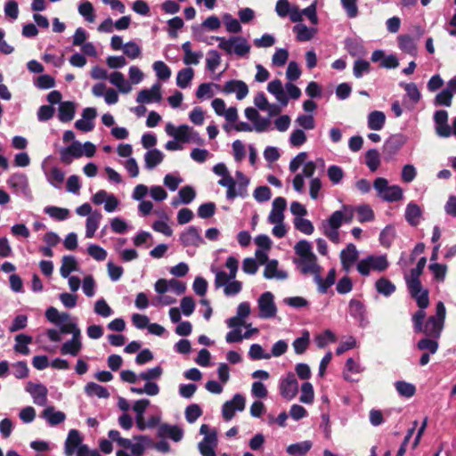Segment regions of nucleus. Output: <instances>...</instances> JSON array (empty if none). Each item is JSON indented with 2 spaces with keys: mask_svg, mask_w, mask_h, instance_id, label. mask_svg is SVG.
Returning <instances> with one entry per match:
<instances>
[{
  "mask_svg": "<svg viewBox=\"0 0 456 456\" xmlns=\"http://www.w3.org/2000/svg\"><path fill=\"white\" fill-rule=\"evenodd\" d=\"M223 20L228 33L238 34L241 32L242 27L240 21L233 18L230 13H224Z\"/></svg>",
  "mask_w": 456,
  "mask_h": 456,
  "instance_id": "nucleus-58",
  "label": "nucleus"
},
{
  "mask_svg": "<svg viewBox=\"0 0 456 456\" xmlns=\"http://www.w3.org/2000/svg\"><path fill=\"white\" fill-rule=\"evenodd\" d=\"M164 153L159 149L153 148L147 151L144 154V167L149 170H152L164 160Z\"/></svg>",
  "mask_w": 456,
  "mask_h": 456,
  "instance_id": "nucleus-34",
  "label": "nucleus"
},
{
  "mask_svg": "<svg viewBox=\"0 0 456 456\" xmlns=\"http://www.w3.org/2000/svg\"><path fill=\"white\" fill-rule=\"evenodd\" d=\"M85 391L88 395L98 398H107L110 395L107 388L94 382L87 383L85 387Z\"/></svg>",
  "mask_w": 456,
  "mask_h": 456,
  "instance_id": "nucleus-55",
  "label": "nucleus"
},
{
  "mask_svg": "<svg viewBox=\"0 0 456 456\" xmlns=\"http://www.w3.org/2000/svg\"><path fill=\"white\" fill-rule=\"evenodd\" d=\"M223 92L227 94H235L238 100H242L248 95V87L241 80H229L224 85Z\"/></svg>",
  "mask_w": 456,
  "mask_h": 456,
  "instance_id": "nucleus-26",
  "label": "nucleus"
},
{
  "mask_svg": "<svg viewBox=\"0 0 456 456\" xmlns=\"http://www.w3.org/2000/svg\"><path fill=\"white\" fill-rule=\"evenodd\" d=\"M162 100V88L159 83L153 84L149 89H142L138 92L136 102L140 104H150L159 102Z\"/></svg>",
  "mask_w": 456,
  "mask_h": 456,
  "instance_id": "nucleus-19",
  "label": "nucleus"
},
{
  "mask_svg": "<svg viewBox=\"0 0 456 456\" xmlns=\"http://www.w3.org/2000/svg\"><path fill=\"white\" fill-rule=\"evenodd\" d=\"M395 387L397 393L406 398L412 397L416 393V387L413 384L399 380L395 383Z\"/></svg>",
  "mask_w": 456,
  "mask_h": 456,
  "instance_id": "nucleus-60",
  "label": "nucleus"
},
{
  "mask_svg": "<svg viewBox=\"0 0 456 456\" xmlns=\"http://www.w3.org/2000/svg\"><path fill=\"white\" fill-rule=\"evenodd\" d=\"M200 433L204 436L202 441L198 444L200 454L202 456H216V449L218 444L216 430L210 428L207 424H202Z\"/></svg>",
  "mask_w": 456,
  "mask_h": 456,
  "instance_id": "nucleus-10",
  "label": "nucleus"
},
{
  "mask_svg": "<svg viewBox=\"0 0 456 456\" xmlns=\"http://www.w3.org/2000/svg\"><path fill=\"white\" fill-rule=\"evenodd\" d=\"M312 448L310 441L293 444L288 446L287 452L293 456L305 455Z\"/></svg>",
  "mask_w": 456,
  "mask_h": 456,
  "instance_id": "nucleus-63",
  "label": "nucleus"
},
{
  "mask_svg": "<svg viewBox=\"0 0 456 456\" xmlns=\"http://www.w3.org/2000/svg\"><path fill=\"white\" fill-rule=\"evenodd\" d=\"M102 219L101 212L95 210L92 215L86 217V237L92 239L94 237L96 231L100 226Z\"/></svg>",
  "mask_w": 456,
  "mask_h": 456,
  "instance_id": "nucleus-37",
  "label": "nucleus"
},
{
  "mask_svg": "<svg viewBox=\"0 0 456 456\" xmlns=\"http://www.w3.org/2000/svg\"><path fill=\"white\" fill-rule=\"evenodd\" d=\"M314 400V387L310 382H305L301 385L299 401L305 404L313 403Z\"/></svg>",
  "mask_w": 456,
  "mask_h": 456,
  "instance_id": "nucleus-61",
  "label": "nucleus"
},
{
  "mask_svg": "<svg viewBox=\"0 0 456 456\" xmlns=\"http://www.w3.org/2000/svg\"><path fill=\"white\" fill-rule=\"evenodd\" d=\"M213 38L218 42V48L228 55L247 58L250 53L251 45L244 37H215Z\"/></svg>",
  "mask_w": 456,
  "mask_h": 456,
  "instance_id": "nucleus-3",
  "label": "nucleus"
},
{
  "mask_svg": "<svg viewBox=\"0 0 456 456\" xmlns=\"http://www.w3.org/2000/svg\"><path fill=\"white\" fill-rule=\"evenodd\" d=\"M245 397L240 394L234 395L232 400L224 403L222 408L223 418L226 421L231 420L234 417L236 411H242L245 409Z\"/></svg>",
  "mask_w": 456,
  "mask_h": 456,
  "instance_id": "nucleus-16",
  "label": "nucleus"
},
{
  "mask_svg": "<svg viewBox=\"0 0 456 456\" xmlns=\"http://www.w3.org/2000/svg\"><path fill=\"white\" fill-rule=\"evenodd\" d=\"M64 334H72V338L65 341L60 347L62 355L77 356L83 349L81 330L76 322H69L61 326Z\"/></svg>",
  "mask_w": 456,
  "mask_h": 456,
  "instance_id": "nucleus-4",
  "label": "nucleus"
},
{
  "mask_svg": "<svg viewBox=\"0 0 456 456\" xmlns=\"http://www.w3.org/2000/svg\"><path fill=\"white\" fill-rule=\"evenodd\" d=\"M446 310L443 302L436 304V315L430 316L426 324L422 326V331L428 337L438 338L444 328Z\"/></svg>",
  "mask_w": 456,
  "mask_h": 456,
  "instance_id": "nucleus-9",
  "label": "nucleus"
},
{
  "mask_svg": "<svg viewBox=\"0 0 456 456\" xmlns=\"http://www.w3.org/2000/svg\"><path fill=\"white\" fill-rule=\"evenodd\" d=\"M8 185L14 191H24L28 189V181L24 174H13L7 180Z\"/></svg>",
  "mask_w": 456,
  "mask_h": 456,
  "instance_id": "nucleus-43",
  "label": "nucleus"
},
{
  "mask_svg": "<svg viewBox=\"0 0 456 456\" xmlns=\"http://www.w3.org/2000/svg\"><path fill=\"white\" fill-rule=\"evenodd\" d=\"M375 289L379 294L388 297L395 291V285L388 279L381 277L376 281Z\"/></svg>",
  "mask_w": 456,
  "mask_h": 456,
  "instance_id": "nucleus-49",
  "label": "nucleus"
},
{
  "mask_svg": "<svg viewBox=\"0 0 456 456\" xmlns=\"http://www.w3.org/2000/svg\"><path fill=\"white\" fill-rule=\"evenodd\" d=\"M388 266L386 255H369L357 263L356 269L361 275L369 276L371 272L383 273Z\"/></svg>",
  "mask_w": 456,
  "mask_h": 456,
  "instance_id": "nucleus-7",
  "label": "nucleus"
},
{
  "mask_svg": "<svg viewBox=\"0 0 456 456\" xmlns=\"http://www.w3.org/2000/svg\"><path fill=\"white\" fill-rule=\"evenodd\" d=\"M264 277L267 280H286L288 273L286 271L279 268V262L276 259H272L265 264Z\"/></svg>",
  "mask_w": 456,
  "mask_h": 456,
  "instance_id": "nucleus-29",
  "label": "nucleus"
},
{
  "mask_svg": "<svg viewBox=\"0 0 456 456\" xmlns=\"http://www.w3.org/2000/svg\"><path fill=\"white\" fill-rule=\"evenodd\" d=\"M165 132L173 139L178 140L183 143H194L197 145L204 144V140L200 134L189 125L174 126L172 123H167L165 126Z\"/></svg>",
  "mask_w": 456,
  "mask_h": 456,
  "instance_id": "nucleus-6",
  "label": "nucleus"
},
{
  "mask_svg": "<svg viewBox=\"0 0 456 456\" xmlns=\"http://www.w3.org/2000/svg\"><path fill=\"white\" fill-rule=\"evenodd\" d=\"M411 296L416 300L419 308L426 309L429 305L428 291L420 281L407 282Z\"/></svg>",
  "mask_w": 456,
  "mask_h": 456,
  "instance_id": "nucleus-21",
  "label": "nucleus"
},
{
  "mask_svg": "<svg viewBox=\"0 0 456 456\" xmlns=\"http://www.w3.org/2000/svg\"><path fill=\"white\" fill-rule=\"evenodd\" d=\"M83 438L79 432L76 429H71L67 436L64 445V452L66 456H73L77 450L82 446Z\"/></svg>",
  "mask_w": 456,
  "mask_h": 456,
  "instance_id": "nucleus-30",
  "label": "nucleus"
},
{
  "mask_svg": "<svg viewBox=\"0 0 456 456\" xmlns=\"http://www.w3.org/2000/svg\"><path fill=\"white\" fill-rule=\"evenodd\" d=\"M44 212L50 217L57 221H63L69 218V210L65 208H60L55 206H48L44 208Z\"/></svg>",
  "mask_w": 456,
  "mask_h": 456,
  "instance_id": "nucleus-50",
  "label": "nucleus"
},
{
  "mask_svg": "<svg viewBox=\"0 0 456 456\" xmlns=\"http://www.w3.org/2000/svg\"><path fill=\"white\" fill-rule=\"evenodd\" d=\"M182 49L184 53L183 61L185 65H197L200 63L203 54L201 52H193L191 50V45L189 41L182 45Z\"/></svg>",
  "mask_w": 456,
  "mask_h": 456,
  "instance_id": "nucleus-40",
  "label": "nucleus"
},
{
  "mask_svg": "<svg viewBox=\"0 0 456 456\" xmlns=\"http://www.w3.org/2000/svg\"><path fill=\"white\" fill-rule=\"evenodd\" d=\"M267 91L273 94L276 101L281 106H287L289 103V97L285 93V87H283L282 83L280 79H274L268 83Z\"/></svg>",
  "mask_w": 456,
  "mask_h": 456,
  "instance_id": "nucleus-31",
  "label": "nucleus"
},
{
  "mask_svg": "<svg viewBox=\"0 0 456 456\" xmlns=\"http://www.w3.org/2000/svg\"><path fill=\"white\" fill-rule=\"evenodd\" d=\"M306 141L307 136L303 129H294L289 134V142L291 147L298 148L304 145Z\"/></svg>",
  "mask_w": 456,
  "mask_h": 456,
  "instance_id": "nucleus-62",
  "label": "nucleus"
},
{
  "mask_svg": "<svg viewBox=\"0 0 456 456\" xmlns=\"http://www.w3.org/2000/svg\"><path fill=\"white\" fill-rule=\"evenodd\" d=\"M258 316L261 319H273L277 314V306L274 302V296L272 292L266 291L261 294L257 299Z\"/></svg>",
  "mask_w": 456,
  "mask_h": 456,
  "instance_id": "nucleus-11",
  "label": "nucleus"
},
{
  "mask_svg": "<svg viewBox=\"0 0 456 456\" xmlns=\"http://www.w3.org/2000/svg\"><path fill=\"white\" fill-rule=\"evenodd\" d=\"M373 187L378 197L387 202H395L403 199V190L399 185H389L388 181L383 177L374 180Z\"/></svg>",
  "mask_w": 456,
  "mask_h": 456,
  "instance_id": "nucleus-8",
  "label": "nucleus"
},
{
  "mask_svg": "<svg viewBox=\"0 0 456 456\" xmlns=\"http://www.w3.org/2000/svg\"><path fill=\"white\" fill-rule=\"evenodd\" d=\"M354 216V208L351 205H343L339 210L331 214L326 224L339 228L344 223H351Z\"/></svg>",
  "mask_w": 456,
  "mask_h": 456,
  "instance_id": "nucleus-14",
  "label": "nucleus"
},
{
  "mask_svg": "<svg viewBox=\"0 0 456 456\" xmlns=\"http://www.w3.org/2000/svg\"><path fill=\"white\" fill-rule=\"evenodd\" d=\"M398 43L400 49L407 54L415 55L417 47L413 39L407 35H401L398 37Z\"/></svg>",
  "mask_w": 456,
  "mask_h": 456,
  "instance_id": "nucleus-53",
  "label": "nucleus"
},
{
  "mask_svg": "<svg viewBox=\"0 0 456 456\" xmlns=\"http://www.w3.org/2000/svg\"><path fill=\"white\" fill-rule=\"evenodd\" d=\"M363 371V368L361 364L355 362L353 358H348L346 362V371L343 376L347 381H354L351 374H359Z\"/></svg>",
  "mask_w": 456,
  "mask_h": 456,
  "instance_id": "nucleus-59",
  "label": "nucleus"
},
{
  "mask_svg": "<svg viewBox=\"0 0 456 456\" xmlns=\"http://www.w3.org/2000/svg\"><path fill=\"white\" fill-rule=\"evenodd\" d=\"M133 440L134 441V444H131L130 446L124 447L130 449L131 453L125 450H118L116 456H142L146 448L152 443L151 439L148 436L143 435L134 436Z\"/></svg>",
  "mask_w": 456,
  "mask_h": 456,
  "instance_id": "nucleus-12",
  "label": "nucleus"
},
{
  "mask_svg": "<svg viewBox=\"0 0 456 456\" xmlns=\"http://www.w3.org/2000/svg\"><path fill=\"white\" fill-rule=\"evenodd\" d=\"M44 418L51 426H56L62 423L66 419V415L61 411H55L53 406H47L41 413Z\"/></svg>",
  "mask_w": 456,
  "mask_h": 456,
  "instance_id": "nucleus-38",
  "label": "nucleus"
},
{
  "mask_svg": "<svg viewBox=\"0 0 456 456\" xmlns=\"http://www.w3.org/2000/svg\"><path fill=\"white\" fill-rule=\"evenodd\" d=\"M310 344V334L307 330L302 332L301 337L293 341V348L297 354H302L305 352Z\"/></svg>",
  "mask_w": 456,
  "mask_h": 456,
  "instance_id": "nucleus-54",
  "label": "nucleus"
},
{
  "mask_svg": "<svg viewBox=\"0 0 456 456\" xmlns=\"http://www.w3.org/2000/svg\"><path fill=\"white\" fill-rule=\"evenodd\" d=\"M293 32L300 42L310 41L317 34L316 28H309L303 23L297 24L293 27Z\"/></svg>",
  "mask_w": 456,
  "mask_h": 456,
  "instance_id": "nucleus-39",
  "label": "nucleus"
},
{
  "mask_svg": "<svg viewBox=\"0 0 456 456\" xmlns=\"http://www.w3.org/2000/svg\"><path fill=\"white\" fill-rule=\"evenodd\" d=\"M279 389L281 396L287 400L296 397L298 393V383L292 372H289L281 379Z\"/></svg>",
  "mask_w": 456,
  "mask_h": 456,
  "instance_id": "nucleus-18",
  "label": "nucleus"
},
{
  "mask_svg": "<svg viewBox=\"0 0 456 456\" xmlns=\"http://www.w3.org/2000/svg\"><path fill=\"white\" fill-rule=\"evenodd\" d=\"M436 123V132L441 137H449L452 134V129L448 125V112L444 110H439L434 114Z\"/></svg>",
  "mask_w": 456,
  "mask_h": 456,
  "instance_id": "nucleus-24",
  "label": "nucleus"
},
{
  "mask_svg": "<svg viewBox=\"0 0 456 456\" xmlns=\"http://www.w3.org/2000/svg\"><path fill=\"white\" fill-rule=\"evenodd\" d=\"M294 251L296 257L293 259V263L296 267L302 274L312 275L318 290L321 293H326L328 289L335 283L336 270L331 268L326 278H322V267L318 264V258L313 251L312 244L305 240L297 241L294 246Z\"/></svg>",
  "mask_w": 456,
  "mask_h": 456,
  "instance_id": "nucleus-1",
  "label": "nucleus"
},
{
  "mask_svg": "<svg viewBox=\"0 0 456 456\" xmlns=\"http://www.w3.org/2000/svg\"><path fill=\"white\" fill-rule=\"evenodd\" d=\"M78 270V263L73 256H64L61 259L60 273L61 277L68 278L72 272Z\"/></svg>",
  "mask_w": 456,
  "mask_h": 456,
  "instance_id": "nucleus-42",
  "label": "nucleus"
},
{
  "mask_svg": "<svg viewBox=\"0 0 456 456\" xmlns=\"http://www.w3.org/2000/svg\"><path fill=\"white\" fill-rule=\"evenodd\" d=\"M245 116L252 123V127L256 132L263 133L272 129L270 119L262 117L255 108H247L245 110Z\"/></svg>",
  "mask_w": 456,
  "mask_h": 456,
  "instance_id": "nucleus-17",
  "label": "nucleus"
},
{
  "mask_svg": "<svg viewBox=\"0 0 456 456\" xmlns=\"http://www.w3.org/2000/svg\"><path fill=\"white\" fill-rule=\"evenodd\" d=\"M123 53L127 58L135 60L142 56V48L136 42L129 41L124 45Z\"/></svg>",
  "mask_w": 456,
  "mask_h": 456,
  "instance_id": "nucleus-64",
  "label": "nucleus"
},
{
  "mask_svg": "<svg viewBox=\"0 0 456 456\" xmlns=\"http://www.w3.org/2000/svg\"><path fill=\"white\" fill-rule=\"evenodd\" d=\"M94 311L95 314L102 317V318H109L113 314V310L110 306V305L107 303V301L104 298H99L94 302Z\"/></svg>",
  "mask_w": 456,
  "mask_h": 456,
  "instance_id": "nucleus-57",
  "label": "nucleus"
},
{
  "mask_svg": "<svg viewBox=\"0 0 456 456\" xmlns=\"http://www.w3.org/2000/svg\"><path fill=\"white\" fill-rule=\"evenodd\" d=\"M154 289L157 293L173 292L175 296H181L185 292L186 285L175 279H159L154 284Z\"/></svg>",
  "mask_w": 456,
  "mask_h": 456,
  "instance_id": "nucleus-15",
  "label": "nucleus"
},
{
  "mask_svg": "<svg viewBox=\"0 0 456 456\" xmlns=\"http://www.w3.org/2000/svg\"><path fill=\"white\" fill-rule=\"evenodd\" d=\"M32 342V337L26 334H19L15 337V345L13 349L16 353L28 355L30 351L28 345Z\"/></svg>",
  "mask_w": 456,
  "mask_h": 456,
  "instance_id": "nucleus-44",
  "label": "nucleus"
},
{
  "mask_svg": "<svg viewBox=\"0 0 456 456\" xmlns=\"http://www.w3.org/2000/svg\"><path fill=\"white\" fill-rule=\"evenodd\" d=\"M454 94H456V76L448 80L446 86L435 96L433 103L435 106L451 107Z\"/></svg>",
  "mask_w": 456,
  "mask_h": 456,
  "instance_id": "nucleus-13",
  "label": "nucleus"
},
{
  "mask_svg": "<svg viewBox=\"0 0 456 456\" xmlns=\"http://www.w3.org/2000/svg\"><path fill=\"white\" fill-rule=\"evenodd\" d=\"M218 184L226 188V198L228 200H233L238 197V193L236 192L235 179L231 175V174L224 179H220L218 181ZM239 194L240 193L239 192Z\"/></svg>",
  "mask_w": 456,
  "mask_h": 456,
  "instance_id": "nucleus-51",
  "label": "nucleus"
},
{
  "mask_svg": "<svg viewBox=\"0 0 456 456\" xmlns=\"http://www.w3.org/2000/svg\"><path fill=\"white\" fill-rule=\"evenodd\" d=\"M194 77V70L188 67L180 69L176 75V86L182 89L190 86Z\"/></svg>",
  "mask_w": 456,
  "mask_h": 456,
  "instance_id": "nucleus-46",
  "label": "nucleus"
},
{
  "mask_svg": "<svg viewBox=\"0 0 456 456\" xmlns=\"http://www.w3.org/2000/svg\"><path fill=\"white\" fill-rule=\"evenodd\" d=\"M78 13L89 23L95 21L94 8L91 2L81 1L77 7Z\"/></svg>",
  "mask_w": 456,
  "mask_h": 456,
  "instance_id": "nucleus-47",
  "label": "nucleus"
},
{
  "mask_svg": "<svg viewBox=\"0 0 456 456\" xmlns=\"http://www.w3.org/2000/svg\"><path fill=\"white\" fill-rule=\"evenodd\" d=\"M109 81L120 94H126L133 90L131 84L126 79L124 74L119 71L111 72L109 75Z\"/></svg>",
  "mask_w": 456,
  "mask_h": 456,
  "instance_id": "nucleus-32",
  "label": "nucleus"
},
{
  "mask_svg": "<svg viewBox=\"0 0 456 456\" xmlns=\"http://www.w3.org/2000/svg\"><path fill=\"white\" fill-rule=\"evenodd\" d=\"M404 217L412 226L418 225L422 219V210L419 205L414 202L407 204Z\"/></svg>",
  "mask_w": 456,
  "mask_h": 456,
  "instance_id": "nucleus-36",
  "label": "nucleus"
},
{
  "mask_svg": "<svg viewBox=\"0 0 456 456\" xmlns=\"http://www.w3.org/2000/svg\"><path fill=\"white\" fill-rule=\"evenodd\" d=\"M151 402L148 399H140L134 403L133 411L135 413V425L142 424V419H144V412L146 409L149 407Z\"/></svg>",
  "mask_w": 456,
  "mask_h": 456,
  "instance_id": "nucleus-48",
  "label": "nucleus"
},
{
  "mask_svg": "<svg viewBox=\"0 0 456 456\" xmlns=\"http://www.w3.org/2000/svg\"><path fill=\"white\" fill-rule=\"evenodd\" d=\"M152 69L158 79L167 81L172 75L171 69L162 61H156L152 64Z\"/></svg>",
  "mask_w": 456,
  "mask_h": 456,
  "instance_id": "nucleus-52",
  "label": "nucleus"
},
{
  "mask_svg": "<svg viewBox=\"0 0 456 456\" xmlns=\"http://www.w3.org/2000/svg\"><path fill=\"white\" fill-rule=\"evenodd\" d=\"M59 153L61 163L65 165L71 164L74 159H79L82 157L80 142L74 141L70 145L61 148L59 151Z\"/></svg>",
  "mask_w": 456,
  "mask_h": 456,
  "instance_id": "nucleus-27",
  "label": "nucleus"
},
{
  "mask_svg": "<svg viewBox=\"0 0 456 456\" xmlns=\"http://www.w3.org/2000/svg\"><path fill=\"white\" fill-rule=\"evenodd\" d=\"M46 319L56 325L61 326L69 322H74L69 314L60 313L55 307L50 306L45 311Z\"/></svg>",
  "mask_w": 456,
  "mask_h": 456,
  "instance_id": "nucleus-35",
  "label": "nucleus"
},
{
  "mask_svg": "<svg viewBox=\"0 0 456 456\" xmlns=\"http://www.w3.org/2000/svg\"><path fill=\"white\" fill-rule=\"evenodd\" d=\"M211 106L217 116L224 117L229 123H235L239 115L237 108L230 107L226 109L225 102L221 98H216L212 101Z\"/></svg>",
  "mask_w": 456,
  "mask_h": 456,
  "instance_id": "nucleus-20",
  "label": "nucleus"
},
{
  "mask_svg": "<svg viewBox=\"0 0 456 456\" xmlns=\"http://www.w3.org/2000/svg\"><path fill=\"white\" fill-rule=\"evenodd\" d=\"M180 241L184 247L197 248L203 243V239L194 226H190L181 233Z\"/></svg>",
  "mask_w": 456,
  "mask_h": 456,
  "instance_id": "nucleus-28",
  "label": "nucleus"
},
{
  "mask_svg": "<svg viewBox=\"0 0 456 456\" xmlns=\"http://www.w3.org/2000/svg\"><path fill=\"white\" fill-rule=\"evenodd\" d=\"M26 391L31 395L33 403L39 406H45L47 403L48 390L43 384L28 382Z\"/></svg>",
  "mask_w": 456,
  "mask_h": 456,
  "instance_id": "nucleus-22",
  "label": "nucleus"
},
{
  "mask_svg": "<svg viewBox=\"0 0 456 456\" xmlns=\"http://www.w3.org/2000/svg\"><path fill=\"white\" fill-rule=\"evenodd\" d=\"M42 168L47 182L56 189L61 188L65 178L64 172L56 166L46 168L45 160L42 163Z\"/></svg>",
  "mask_w": 456,
  "mask_h": 456,
  "instance_id": "nucleus-25",
  "label": "nucleus"
},
{
  "mask_svg": "<svg viewBox=\"0 0 456 456\" xmlns=\"http://www.w3.org/2000/svg\"><path fill=\"white\" fill-rule=\"evenodd\" d=\"M158 434L161 437H168L174 442H179L183 439V430L178 426L162 423L158 428Z\"/></svg>",
  "mask_w": 456,
  "mask_h": 456,
  "instance_id": "nucleus-33",
  "label": "nucleus"
},
{
  "mask_svg": "<svg viewBox=\"0 0 456 456\" xmlns=\"http://www.w3.org/2000/svg\"><path fill=\"white\" fill-rule=\"evenodd\" d=\"M307 159L308 154L302 151L294 157L289 165V171L292 173H296L298 168L303 166L302 172L297 174L292 180L293 189L300 194L305 191V177L314 178L313 175L317 167L315 162L312 160L308 161Z\"/></svg>",
  "mask_w": 456,
  "mask_h": 456,
  "instance_id": "nucleus-2",
  "label": "nucleus"
},
{
  "mask_svg": "<svg viewBox=\"0 0 456 456\" xmlns=\"http://www.w3.org/2000/svg\"><path fill=\"white\" fill-rule=\"evenodd\" d=\"M76 112V106L72 102H62L58 108V118L60 121L66 123L73 119Z\"/></svg>",
  "mask_w": 456,
  "mask_h": 456,
  "instance_id": "nucleus-41",
  "label": "nucleus"
},
{
  "mask_svg": "<svg viewBox=\"0 0 456 456\" xmlns=\"http://www.w3.org/2000/svg\"><path fill=\"white\" fill-rule=\"evenodd\" d=\"M358 250L356 247L350 243L346 248L342 249L339 255L341 265L346 272H349L358 259Z\"/></svg>",
  "mask_w": 456,
  "mask_h": 456,
  "instance_id": "nucleus-23",
  "label": "nucleus"
},
{
  "mask_svg": "<svg viewBox=\"0 0 456 456\" xmlns=\"http://www.w3.org/2000/svg\"><path fill=\"white\" fill-rule=\"evenodd\" d=\"M286 208L287 201L282 197L275 198L272 203V209L268 215L267 221L273 225L272 233L276 238H283L288 232L284 224Z\"/></svg>",
  "mask_w": 456,
  "mask_h": 456,
  "instance_id": "nucleus-5",
  "label": "nucleus"
},
{
  "mask_svg": "<svg viewBox=\"0 0 456 456\" xmlns=\"http://www.w3.org/2000/svg\"><path fill=\"white\" fill-rule=\"evenodd\" d=\"M406 142L403 135L397 134L390 137L385 143L384 149L389 153H395Z\"/></svg>",
  "mask_w": 456,
  "mask_h": 456,
  "instance_id": "nucleus-56",
  "label": "nucleus"
},
{
  "mask_svg": "<svg viewBox=\"0 0 456 456\" xmlns=\"http://www.w3.org/2000/svg\"><path fill=\"white\" fill-rule=\"evenodd\" d=\"M386 122V116L382 111L374 110L368 115V127L371 130H381Z\"/></svg>",
  "mask_w": 456,
  "mask_h": 456,
  "instance_id": "nucleus-45",
  "label": "nucleus"
}]
</instances>
